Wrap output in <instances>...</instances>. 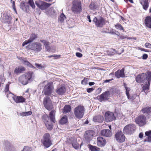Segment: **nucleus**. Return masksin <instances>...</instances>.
Wrapping results in <instances>:
<instances>
[{
	"label": "nucleus",
	"mask_w": 151,
	"mask_h": 151,
	"mask_svg": "<svg viewBox=\"0 0 151 151\" xmlns=\"http://www.w3.org/2000/svg\"><path fill=\"white\" fill-rule=\"evenodd\" d=\"M54 111L52 110L50 113L49 116L47 115H43L42 119L48 130H51L53 127V125L50 121L55 123V120L54 115Z\"/></svg>",
	"instance_id": "nucleus-1"
},
{
	"label": "nucleus",
	"mask_w": 151,
	"mask_h": 151,
	"mask_svg": "<svg viewBox=\"0 0 151 151\" xmlns=\"http://www.w3.org/2000/svg\"><path fill=\"white\" fill-rule=\"evenodd\" d=\"M136 81L139 83H142L147 80L149 83L151 82V72H148L147 73H143L138 75L136 78Z\"/></svg>",
	"instance_id": "nucleus-2"
},
{
	"label": "nucleus",
	"mask_w": 151,
	"mask_h": 151,
	"mask_svg": "<svg viewBox=\"0 0 151 151\" xmlns=\"http://www.w3.org/2000/svg\"><path fill=\"white\" fill-rule=\"evenodd\" d=\"M114 91L113 88H111L109 91H106L101 94L98 95L96 99L100 102L105 101L108 100L111 95H114Z\"/></svg>",
	"instance_id": "nucleus-3"
},
{
	"label": "nucleus",
	"mask_w": 151,
	"mask_h": 151,
	"mask_svg": "<svg viewBox=\"0 0 151 151\" xmlns=\"http://www.w3.org/2000/svg\"><path fill=\"white\" fill-rule=\"evenodd\" d=\"M33 73L32 72H29L22 75L19 78V82L24 85L27 84L28 81L32 78Z\"/></svg>",
	"instance_id": "nucleus-4"
},
{
	"label": "nucleus",
	"mask_w": 151,
	"mask_h": 151,
	"mask_svg": "<svg viewBox=\"0 0 151 151\" xmlns=\"http://www.w3.org/2000/svg\"><path fill=\"white\" fill-rule=\"evenodd\" d=\"M82 7L81 1H74L72 2L71 10L75 14H80L82 11Z\"/></svg>",
	"instance_id": "nucleus-5"
},
{
	"label": "nucleus",
	"mask_w": 151,
	"mask_h": 151,
	"mask_svg": "<svg viewBox=\"0 0 151 151\" xmlns=\"http://www.w3.org/2000/svg\"><path fill=\"white\" fill-rule=\"evenodd\" d=\"M41 142L45 147L48 148L50 147L52 144L50 134L45 133L43 136Z\"/></svg>",
	"instance_id": "nucleus-6"
},
{
	"label": "nucleus",
	"mask_w": 151,
	"mask_h": 151,
	"mask_svg": "<svg viewBox=\"0 0 151 151\" xmlns=\"http://www.w3.org/2000/svg\"><path fill=\"white\" fill-rule=\"evenodd\" d=\"M93 22L96 27L100 28L102 27L107 22L105 19L101 17H95L93 20Z\"/></svg>",
	"instance_id": "nucleus-7"
},
{
	"label": "nucleus",
	"mask_w": 151,
	"mask_h": 151,
	"mask_svg": "<svg viewBox=\"0 0 151 151\" xmlns=\"http://www.w3.org/2000/svg\"><path fill=\"white\" fill-rule=\"evenodd\" d=\"M84 113V108L83 106H79L74 109V113L75 116L78 119L83 117Z\"/></svg>",
	"instance_id": "nucleus-8"
},
{
	"label": "nucleus",
	"mask_w": 151,
	"mask_h": 151,
	"mask_svg": "<svg viewBox=\"0 0 151 151\" xmlns=\"http://www.w3.org/2000/svg\"><path fill=\"white\" fill-rule=\"evenodd\" d=\"M136 127L135 125L130 124L124 127L123 131L124 134H131L133 133Z\"/></svg>",
	"instance_id": "nucleus-9"
},
{
	"label": "nucleus",
	"mask_w": 151,
	"mask_h": 151,
	"mask_svg": "<svg viewBox=\"0 0 151 151\" xmlns=\"http://www.w3.org/2000/svg\"><path fill=\"white\" fill-rule=\"evenodd\" d=\"M27 48H29L35 52H40L42 49L41 44L38 42H33L31 45L27 46Z\"/></svg>",
	"instance_id": "nucleus-10"
},
{
	"label": "nucleus",
	"mask_w": 151,
	"mask_h": 151,
	"mask_svg": "<svg viewBox=\"0 0 151 151\" xmlns=\"http://www.w3.org/2000/svg\"><path fill=\"white\" fill-rule=\"evenodd\" d=\"M36 5L41 10H44L49 7L51 4L47 3L40 0L37 1L35 2Z\"/></svg>",
	"instance_id": "nucleus-11"
},
{
	"label": "nucleus",
	"mask_w": 151,
	"mask_h": 151,
	"mask_svg": "<svg viewBox=\"0 0 151 151\" xmlns=\"http://www.w3.org/2000/svg\"><path fill=\"white\" fill-rule=\"evenodd\" d=\"M43 104L46 109L50 111L53 108V105L50 98L48 96L44 97L43 101Z\"/></svg>",
	"instance_id": "nucleus-12"
},
{
	"label": "nucleus",
	"mask_w": 151,
	"mask_h": 151,
	"mask_svg": "<svg viewBox=\"0 0 151 151\" xmlns=\"http://www.w3.org/2000/svg\"><path fill=\"white\" fill-rule=\"evenodd\" d=\"M105 120L107 122H111L116 119L115 114L113 112L108 111L106 112L105 114Z\"/></svg>",
	"instance_id": "nucleus-13"
},
{
	"label": "nucleus",
	"mask_w": 151,
	"mask_h": 151,
	"mask_svg": "<svg viewBox=\"0 0 151 151\" xmlns=\"http://www.w3.org/2000/svg\"><path fill=\"white\" fill-rule=\"evenodd\" d=\"M136 122L139 126L142 127L146 124V118L145 115H141L136 119Z\"/></svg>",
	"instance_id": "nucleus-14"
},
{
	"label": "nucleus",
	"mask_w": 151,
	"mask_h": 151,
	"mask_svg": "<svg viewBox=\"0 0 151 151\" xmlns=\"http://www.w3.org/2000/svg\"><path fill=\"white\" fill-rule=\"evenodd\" d=\"M53 87L52 85L48 83L45 86L44 91V94L46 96H50L52 93Z\"/></svg>",
	"instance_id": "nucleus-15"
},
{
	"label": "nucleus",
	"mask_w": 151,
	"mask_h": 151,
	"mask_svg": "<svg viewBox=\"0 0 151 151\" xmlns=\"http://www.w3.org/2000/svg\"><path fill=\"white\" fill-rule=\"evenodd\" d=\"M12 19V17H11L9 11H8L7 12H5L3 15L2 21L4 23H7L9 24Z\"/></svg>",
	"instance_id": "nucleus-16"
},
{
	"label": "nucleus",
	"mask_w": 151,
	"mask_h": 151,
	"mask_svg": "<svg viewBox=\"0 0 151 151\" xmlns=\"http://www.w3.org/2000/svg\"><path fill=\"white\" fill-rule=\"evenodd\" d=\"M116 140L119 142H123L125 141V137L121 131L117 132L115 134Z\"/></svg>",
	"instance_id": "nucleus-17"
},
{
	"label": "nucleus",
	"mask_w": 151,
	"mask_h": 151,
	"mask_svg": "<svg viewBox=\"0 0 151 151\" xmlns=\"http://www.w3.org/2000/svg\"><path fill=\"white\" fill-rule=\"evenodd\" d=\"M106 144V141L105 139L101 137H99L97 138V145L101 147H103Z\"/></svg>",
	"instance_id": "nucleus-18"
},
{
	"label": "nucleus",
	"mask_w": 151,
	"mask_h": 151,
	"mask_svg": "<svg viewBox=\"0 0 151 151\" xmlns=\"http://www.w3.org/2000/svg\"><path fill=\"white\" fill-rule=\"evenodd\" d=\"M93 131L92 130L87 131L85 132L84 137L87 141H89L91 138L93 136Z\"/></svg>",
	"instance_id": "nucleus-19"
},
{
	"label": "nucleus",
	"mask_w": 151,
	"mask_h": 151,
	"mask_svg": "<svg viewBox=\"0 0 151 151\" xmlns=\"http://www.w3.org/2000/svg\"><path fill=\"white\" fill-rule=\"evenodd\" d=\"M124 68H123L121 70H119L115 73V75L117 78L120 77L123 78L125 77Z\"/></svg>",
	"instance_id": "nucleus-20"
},
{
	"label": "nucleus",
	"mask_w": 151,
	"mask_h": 151,
	"mask_svg": "<svg viewBox=\"0 0 151 151\" xmlns=\"http://www.w3.org/2000/svg\"><path fill=\"white\" fill-rule=\"evenodd\" d=\"M13 100L17 103H23L25 101V99L22 96H15L12 97Z\"/></svg>",
	"instance_id": "nucleus-21"
},
{
	"label": "nucleus",
	"mask_w": 151,
	"mask_h": 151,
	"mask_svg": "<svg viewBox=\"0 0 151 151\" xmlns=\"http://www.w3.org/2000/svg\"><path fill=\"white\" fill-rule=\"evenodd\" d=\"M101 133V135L107 137H110L112 134L110 130L108 129H105L102 130Z\"/></svg>",
	"instance_id": "nucleus-22"
},
{
	"label": "nucleus",
	"mask_w": 151,
	"mask_h": 151,
	"mask_svg": "<svg viewBox=\"0 0 151 151\" xmlns=\"http://www.w3.org/2000/svg\"><path fill=\"white\" fill-rule=\"evenodd\" d=\"M145 23L146 27L149 28L151 29V17H146L145 20Z\"/></svg>",
	"instance_id": "nucleus-23"
},
{
	"label": "nucleus",
	"mask_w": 151,
	"mask_h": 151,
	"mask_svg": "<svg viewBox=\"0 0 151 151\" xmlns=\"http://www.w3.org/2000/svg\"><path fill=\"white\" fill-rule=\"evenodd\" d=\"M4 151H11V146L8 141H6L4 144Z\"/></svg>",
	"instance_id": "nucleus-24"
},
{
	"label": "nucleus",
	"mask_w": 151,
	"mask_h": 151,
	"mask_svg": "<svg viewBox=\"0 0 151 151\" xmlns=\"http://www.w3.org/2000/svg\"><path fill=\"white\" fill-rule=\"evenodd\" d=\"M104 119L103 116L101 115H97L93 118V120L94 122L99 123L103 122Z\"/></svg>",
	"instance_id": "nucleus-25"
},
{
	"label": "nucleus",
	"mask_w": 151,
	"mask_h": 151,
	"mask_svg": "<svg viewBox=\"0 0 151 151\" xmlns=\"http://www.w3.org/2000/svg\"><path fill=\"white\" fill-rule=\"evenodd\" d=\"M66 91L65 88L62 86L60 88H58L56 91V92L59 95H63Z\"/></svg>",
	"instance_id": "nucleus-26"
},
{
	"label": "nucleus",
	"mask_w": 151,
	"mask_h": 151,
	"mask_svg": "<svg viewBox=\"0 0 151 151\" xmlns=\"http://www.w3.org/2000/svg\"><path fill=\"white\" fill-rule=\"evenodd\" d=\"M40 41L44 44L45 47L47 51L50 49V43L45 40H41Z\"/></svg>",
	"instance_id": "nucleus-27"
},
{
	"label": "nucleus",
	"mask_w": 151,
	"mask_h": 151,
	"mask_svg": "<svg viewBox=\"0 0 151 151\" xmlns=\"http://www.w3.org/2000/svg\"><path fill=\"white\" fill-rule=\"evenodd\" d=\"M25 68L23 67H16L14 70V73L16 74L20 73L25 70Z\"/></svg>",
	"instance_id": "nucleus-28"
},
{
	"label": "nucleus",
	"mask_w": 151,
	"mask_h": 151,
	"mask_svg": "<svg viewBox=\"0 0 151 151\" xmlns=\"http://www.w3.org/2000/svg\"><path fill=\"white\" fill-rule=\"evenodd\" d=\"M37 38V35L35 33H32L30 36L29 40L31 42H32L34 40Z\"/></svg>",
	"instance_id": "nucleus-29"
},
{
	"label": "nucleus",
	"mask_w": 151,
	"mask_h": 151,
	"mask_svg": "<svg viewBox=\"0 0 151 151\" xmlns=\"http://www.w3.org/2000/svg\"><path fill=\"white\" fill-rule=\"evenodd\" d=\"M90 9L94 10L98 8V6L95 3L92 2L89 6Z\"/></svg>",
	"instance_id": "nucleus-30"
},
{
	"label": "nucleus",
	"mask_w": 151,
	"mask_h": 151,
	"mask_svg": "<svg viewBox=\"0 0 151 151\" xmlns=\"http://www.w3.org/2000/svg\"><path fill=\"white\" fill-rule=\"evenodd\" d=\"M141 111L144 114H148L151 112V107H147L142 108L141 110Z\"/></svg>",
	"instance_id": "nucleus-31"
},
{
	"label": "nucleus",
	"mask_w": 151,
	"mask_h": 151,
	"mask_svg": "<svg viewBox=\"0 0 151 151\" xmlns=\"http://www.w3.org/2000/svg\"><path fill=\"white\" fill-rule=\"evenodd\" d=\"M20 8L22 10L25 11L29 8V6L28 5L26 4L24 2H22L20 4Z\"/></svg>",
	"instance_id": "nucleus-32"
},
{
	"label": "nucleus",
	"mask_w": 151,
	"mask_h": 151,
	"mask_svg": "<svg viewBox=\"0 0 151 151\" xmlns=\"http://www.w3.org/2000/svg\"><path fill=\"white\" fill-rule=\"evenodd\" d=\"M66 17L63 13H61L58 18V21L60 23L63 22L66 19Z\"/></svg>",
	"instance_id": "nucleus-33"
},
{
	"label": "nucleus",
	"mask_w": 151,
	"mask_h": 151,
	"mask_svg": "<svg viewBox=\"0 0 151 151\" xmlns=\"http://www.w3.org/2000/svg\"><path fill=\"white\" fill-rule=\"evenodd\" d=\"M89 148L91 151H100V148L96 146H93L91 145H89Z\"/></svg>",
	"instance_id": "nucleus-34"
},
{
	"label": "nucleus",
	"mask_w": 151,
	"mask_h": 151,
	"mask_svg": "<svg viewBox=\"0 0 151 151\" xmlns=\"http://www.w3.org/2000/svg\"><path fill=\"white\" fill-rule=\"evenodd\" d=\"M70 110L71 107L70 105H65L64 108L63 112L65 113L69 112L70 111Z\"/></svg>",
	"instance_id": "nucleus-35"
},
{
	"label": "nucleus",
	"mask_w": 151,
	"mask_h": 151,
	"mask_svg": "<svg viewBox=\"0 0 151 151\" xmlns=\"http://www.w3.org/2000/svg\"><path fill=\"white\" fill-rule=\"evenodd\" d=\"M67 122V119L66 116H63L61 119L60 120L59 122L62 124H63L66 123Z\"/></svg>",
	"instance_id": "nucleus-36"
},
{
	"label": "nucleus",
	"mask_w": 151,
	"mask_h": 151,
	"mask_svg": "<svg viewBox=\"0 0 151 151\" xmlns=\"http://www.w3.org/2000/svg\"><path fill=\"white\" fill-rule=\"evenodd\" d=\"M73 147L76 149L79 148V145L76 140H73L72 143Z\"/></svg>",
	"instance_id": "nucleus-37"
},
{
	"label": "nucleus",
	"mask_w": 151,
	"mask_h": 151,
	"mask_svg": "<svg viewBox=\"0 0 151 151\" xmlns=\"http://www.w3.org/2000/svg\"><path fill=\"white\" fill-rule=\"evenodd\" d=\"M28 4L33 9H35V6L33 0H29L28 2Z\"/></svg>",
	"instance_id": "nucleus-38"
},
{
	"label": "nucleus",
	"mask_w": 151,
	"mask_h": 151,
	"mask_svg": "<svg viewBox=\"0 0 151 151\" xmlns=\"http://www.w3.org/2000/svg\"><path fill=\"white\" fill-rule=\"evenodd\" d=\"M150 83V82H149V83L148 82V84L147 83L143 86L142 87V89L143 91L149 89Z\"/></svg>",
	"instance_id": "nucleus-39"
},
{
	"label": "nucleus",
	"mask_w": 151,
	"mask_h": 151,
	"mask_svg": "<svg viewBox=\"0 0 151 151\" xmlns=\"http://www.w3.org/2000/svg\"><path fill=\"white\" fill-rule=\"evenodd\" d=\"M23 63L24 64L30 67H31L33 68H35L28 61L26 60H23Z\"/></svg>",
	"instance_id": "nucleus-40"
},
{
	"label": "nucleus",
	"mask_w": 151,
	"mask_h": 151,
	"mask_svg": "<svg viewBox=\"0 0 151 151\" xmlns=\"http://www.w3.org/2000/svg\"><path fill=\"white\" fill-rule=\"evenodd\" d=\"M149 3L148 2H145L143 4H141L143 6V8L145 10H147L148 7Z\"/></svg>",
	"instance_id": "nucleus-41"
},
{
	"label": "nucleus",
	"mask_w": 151,
	"mask_h": 151,
	"mask_svg": "<svg viewBox=\"0 0 151 151\" xmlns=\"http://www.w3.org/2000/svg\"><path fill=\"white\" fill-rule=\"evenodd\" d=\"M115 27L117 29H119L120 30H124L123 27L120 24H117L115 25Z\"/></svg>",
	"instance_id": "nucleus-42"
},
{
	"label": "nucleus",
	"mask_w": 151,
	"mask_h": 151,
	"mask_svg": "<svg viewBox=\"0 0 151 151\" xmlns=\"http://www.w3.org/2000/svg\"><path fill=\"white\" fill-rule=\"evenodd\" d=\"M123 86H124V88L126 90V94L128 95V92L129 91L130 88L127 86L126 84L125 83H123Z\"/></svg>",
	"instance_id": "nucleus-43"
},
{
	"label": "nucleus",
	"mask_w": 151,
	"mask_h": 151,
	"mask_svg": "<svg viewBox=\"0 0 151 151\" xmlns=\"http://www.w3.org/2000/svg\"><path fill=\"white\" fill-rule=\"evenodd\" d=\"M32 149L31 147L28 146H24V147L23 149L21 151H31Z\"/></svg>",
	"instance_id": "nucleus-44"
},
{
	"label": "nucleus",
	"mask_w": 151,
	"mask_h": 151,
	"mask_svg": "<svg viewBox=\"0 0 151 151\" xmlns=\"http://www.w3.org/2000/svg\"><path fill=\"white\" fill-rule=\"evenodd\" d=\"M35 66L39 69H41L44 68V66H42L40 64L38 63L35 64Z\"/></svg>",
	"instance_id": "nucleus-45"
},
{
	"label": "nucleus",
	"mask_w": 151,
	"mask_h": 151,
	"mask_svg": "<svg viewBox=\"0 0 151 151\" xmlns=\"http://www.w3.org/2000/svg\"><path fill=\"white\" fill-rule=\"evenodd\" d=\"M128 95L126 94L128 99L129 100H134V97L132 96H130L129 94V91L128 92Z\"/></svg>",
	"instance_id": "nucleus-46"
},
{
	"label": "nucleus",
	"mask_w": 151,
	"mask_h": 151,
	"mask_svg": "<svg viewBox=\"0 0 151 151\" xmlns=\"http://www.w3.org/2000/svg\"><path fill=\"white\" fill-rule=\"evenodd\" d=\"M30 43H31V42H30L29 40H26L22 44V46H24L25 45H27L28 44Z\"/></svg>",
	"instance_id": "nucleus-47"
},
{
	"label": "nucleus",
	"mask_w": 151,
	"mask_h": 151,
	"mask_svg": "<svg viewBox=\"0 0 151 151\" xmlns=\"http://www.w3.org/2000/svg\"><path fill=\"white\" fill-rule=\"evenodd\" d=\"M111 51L112 52V55H114L115 54H120L121 53H118L117 52V51L115 49H112L111 50Z\"/></svg>",
	"instance_id": "nucleus-48"
},
{
	"label": "nucleus",
	"mask_w": 151,
	"mask_h": 151,
	"mask_svg": "<svg viewBox=\"0 0 151 151\" xmlns=\"http://www.w3.org/2000/svg\"><path fill=\"white\" fill-rule=\"evenodd\" d=\"M145 134L147 136V137L151 136V130L145 132Z\"/></svg>",
	"instance_id": "nucleus-49"
},
{
	"label": "nucleus",
	"mask_w": 151,
	"mask_h": 151,
	"mask_svg": "<svg viewBox=\"0 0 151 151\" xmlns=\"http://www.w3.org/2000/svg\"><path fill=\"white\" fill-rule=\"evenodd\" d=\"M145 46L147 48H151V44L149 43H146L145 44Z\"/></svg>",
	"instance_id": "nucleus-50"
},
{
	"label": "nucleus",
	"mask_w": 151,
	"mask_h": 151,
	"mask_svg": "<svg viewBox=\"0 0 151 151\" xmlns=\"http://www.w3.org/2000/svg\"><path fill=\"white\" fill-rule=\"evenodd\" d=\"M87 91L88 93L91 92L94 90V88H91L87 89Z\"/></svg>",
	"instance_id": "nucleus-51"
},
{
	"label": "nucleus",
	"mask_w": 151,
	"mask_h": 151,
	"mask_svg": "<svg viewBox=\"0 0 151 151\" xmlns=\"http://www.w3.org/2000/svg\"><path fill=\"white\" fill-rule=\"evenodd\" d=\"M9 84H6V86L5 88V91L6 92H8L9 91Z\"/></svg>",
	"instance_id": "nucleus-52"
},
{
	"label": "nucleus",
	"mask_w": 151,
	"mask_h": 151,
	"mask_svg": "<svg viewBox=\"0 0 151 151\" xmlns=\"http://www.w3.org/2000/svg\"><path fill=\"white\" fill-rule=\"evenodd\" d=\"M76 55L78 58H81L82 56L83 55L80 52H77L76 53Z\"/></svg>",
	"instance_id": "nucleus-53"
},
{
	"label": "nucleus",
	"mask_w": 151,
	"mask_h": 151,
	"mask_svg": "<svg viewBox=\"0 0 151 151\" xmlns=\"http://www.w3.org/2000/svg\"><path fill=\"white\" fill-rule=\"evenodd\" d=\"M106 30V29H103L102 31H101V32L102 33H110L111 34H112L113 33V32H107V31H105Z\"/></svg>",
	"instance_id": "nucleus-54"
},
{
	"label": "nucleus",
	"mask_w": 151,
	"mask_h": 151,
	"mask_svg": "<svg viewBox=\"0 0 151 151\" xmlns=\"http://www.w3.org/2000/svg\"><path fill=\"white\" fill-rule=\"evenodd\" d=\"M140 3L141 4H143L145 2H148L147 0H139Z\"/></svg>",
	"instance_id": "nucleus-55"
},
{
	"label": "nucleus",
	"mask_w": 151,
	"mask_h": 151,
	"mask_svg": "<svg viewBox=\"0 0 151 151\" xmlns=\"http://www.w3.org/2000/svg\"><path fill=\"white\" fill-rule=\"evenodd\" d=\"M148 57V55L147 54H144L143 55L142 59L144 60H145Z\"/></svg>",
	"instance_id": "nucleus-56"
},
{
	"label": "nucleus",
	"mask_w": 151,
	"mask_h": 151,
	"mask_svg": "<svg viewBox=\"0 0 151 151\" xmlns=\"http://www.w3.org/2000/svg\"><path fill=\"white\" fill-rule=\"evenodd\" d=\"M25 116L31 115L32 114V112L31 111H29L25 112Z\"/></svg>",
	"instance_id": "nucleus-57"
},
{
	"label": "nucleus",
	"mask_w": 151,
	"mask_h": 151,
	"mask_svg": "<svg viewBox=\"0 0 151 151\" xmlns=\"http://www.w3.org/2000/svg\"><path fill=\"white\" fill-rule=\"evenodd\" d=\"M19 114L20 116H25V112H20L19 113Z\"/></svg>",
	"instance_id": "nucleus-58"
},
{
	"label": "nucleus",
	"mask_w": 151,
	"mask_h": 151,
	"mask_svg": "<svg viewBox=\"0 0 151 151\" xmlns=\"http://www.w3.org/2000/svg\"><path fill=\"white\" fill-rule=\"evenodd\" d=\"M101 88H99L96 91L97 92V93L98 94L101 93Z\"/></svg>",
	"instance_id": "nucleus-59"
},
{
	"label": "nucleus",
	"mask_w": 151,
	"mask_h": 151,
	"mask_svg": "<svg viewBox=\"0 0 151 151\" xmlns=\"http://www.w3.org/2000/svg\"><path fill=\"white\" fill-rule=\"evenodd\" d=\"M58 56L60 57V55H50V56H48V57L49 58H51L52 57H55V58H56V57H58Z\"/></svg>",
	"instance_id": "nucleus-60"
},
{
	"label": "nucleus",
	"mask_w": 151,
	"mask_h": 151,
	"mask_svg": "<svg viewBox=\"0 0 151 151\" xmlns=\"http://www.w3.org/2000/svg\"><path fill=\"white\" fill-rule=\"evenodd\" d=\"M1 82H3L5 81V79L4 78V77L1 76Z\"/></svg>",
	"instance_id": "nucleus-61"
},
{
	"label": "nucleus",
	"mask_w": 151,
	"mask_h": 151,
	"mask_svg": "<svg viewBox=\"0 0 151 151\" xmlns=\"http://www.w3.org/2000/svg\"><path fill=\"white\" fill-rule=\"evenodd\" d=\"M87 19L88 20L89 22H91V20L90 19V16L89 15H88L87 16Z\"/></svg>",
	"instance_id": "nucleus-62"
},
{
	"label": "nucleus",
	"mask_w": 151,
	"mask_h": 151,
	"mask_svg": "<svg viewBox=\"0 0 151 151\" xmlns=\"http://www.w3.org/2000/svg\"><path fill=\"white\" fill-rule=\"evenodd\" d=\"M139 136L140 138H142L143 137V134L142 133H140L139 134Z\"/></svg>",
	"instance_id": "nucleus-63"
},
{
	"label": "nucleus",
	"mask_w": 151,
	"mask_h": 151,
	"mask_svg": "<svg viewBox=\"0 0 151 151\" xmlns=\"http://www.w3.org/2000/svg\"><path fill=\"white\" fill-rule=\"evenodd\" d=\"M148 139H147V141L149 142H151V136L147 137Z\"/></svg>",
	"instance_id": "nucleus-64"
}]
</instances>
